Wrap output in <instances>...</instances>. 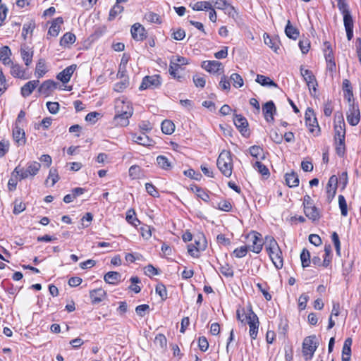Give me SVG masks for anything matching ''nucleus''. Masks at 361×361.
I'll return each instance as SVG.
<instances>
[{
  "label": "nucleus",
  "mask_w": 361,
  "mask_h": 361,
  "mask_svg": "<svg viewBox=\"0 0 361 361\" xmlns=\"http://www.w3.org/2000/svg\"><path fill=\"white\" fill-rule=\"evenodd\" d=\"M115 112L114 122L116 125L123 127L129 124V118L133 114V109L130 102L124 98H118L115 101Z\"/></svg>",
  "instance_id": "nucleus-1"
},
{
  "label": "nucleus",
  "mask_w": 361,
  "mask_h": 361,
  "mask_svg": "<svg viewBox=\"0 0 361 361\" xmlns=\"http://www.w3.org/2000/svg\"><path fill=\"white\" fill-rule=\"evenodd\" d=\"M40 168V163L35 161H29L25 169L20 168L19 166H16L12 174L16 173L19 176L20 180L33 178L39 173Z\"/></svg>",
  "instance_id": "nucleus-2"
},
{
  "label": "nucleus",
  "mask_w": 361,
  "mask_h": 361,
  "mask_svg": "<svg viewBox=\"0 0 361 361\" xmlns=\"http://www.w3.org/2000/svg\"><path fill=\"white\" fill-rule=\"evenodd\" d=\"M217 166L220 171L226 177H230L232 174L233 161L231 154L229 151L223 150L216 161Z\"/></svg>",
  "instance_id": "nucleus-3"
},
{
  "label": "nucleus",
  "mask_w": 361,
  "mask_h": 361,
  "mask_svg": "<svg viewBox=\"0 0 361 361\" xmlns=\"http://www.w3.org/2000/svg\"><path fill=\"white\" fill-rule=\"evenodd\" d=\"M319 345V342L315 335L307 336L302 342V354L306 360L311 359Z\"/></svg>",
  "instance_id": "nucleus-4"
},
{
  "label": "nucleus",
  "mask_w": 361,
  "mask_h": 361,
  "mask_svg": "<svg viewBox=\"0 0 361 361\" xmlns=\"http://www.w3.org/2000/svg\"><path fill=\"white\" fill-rule=\"evenodd\" d=\"M161 84L159 75H147L143 78L142 83L139 87L140 90L147 89H155Z\"/></svg>",
  "instance_id": "nucleus-5"
},
{
  "label": "nucleus",
  "mask_w": 361,
  "mask_h": 361,
  "mask_svg": "<svg viewBox=\"0 0 361 361\" xmlns=\"http://www.w3.org/2000/svg\"><path fill=\"white\" fill-rule=\"evenodd\" d=\"M347 121L352 126H355L358 124L360 120V112L357 104L353 102L348 108L346 114Z\"/></svg>",
  "instance_id": "nucleus-6"
},
{
  "label": "nucleus",
  "mask_w": 361,
  "mask_h": 361,
  "mask_svg": "<svg viewBox=\"0 0 361 361\" xmlns=\"http://www.w3.org/2000/svg\"><path fill=\"white\" fill-rule=\"evenodd\" d=\"M246 319L250 326V336L252 339H256L258 334L259 328V319L257 314L252 310H250V312L246 315Z\"/></svg>",
  "instance_id": "nucleus-7"
},
{
  "label": "nucleus",
  "mask_w": 361,
  "mask_h": 361,
  "mask_svg": "<svg viewBox=\"0 0 361 361\" xmlns=\"http://www.w3.org/2000/svg\"><path fill=\"white\" fill-rule=\"evenodd\" d=\"M260 237L261 235L257 232H252L247 236V238L252 241L250 249L255 253H259L262 249L263 243Z\"/></svg>",
  "instance_id": "nucleus-8"
},
{
  "label": "nucleus",
  "mask_w": 361,
  "mask_h": 361,
  "mask_svg": "<svg viewBox=\"0 0 361 361\" xmlns=\"http://www.w3.org/2000/svg\"><path fill=\"white\" fill-rule=\"evenodd\" d=\"M58 83L51 80L43 82L38 88L39 94L44 97H49L57 88Z\"/></svg>",
  "instance_id": "nucleus-9"
},
{
  "label": "nucleus",
  "mask_w": 361,
  "mask_h": 361,
  "mask_svg": "<svg viewBox=\"0 0 361 361\" xmlns=\"http://www.w3.org/2000/svg\"><path fill=\"white\" fill-rule=\"evenodd\" d=\"M130 32L132 37L136 41L144 40L147 37V34L145 28L138 23L132 25Z\"/></svg>",
  "instance_id": "nucleus-10"
},
{
  "label": "nucleus",
  "mask_w": 361,
  "mask_h": 361,
  "mask_svg": "<svg viewBox=\"0 0 361 361\" xmlns=\"http://www.w3.org/2000/svg\"><path fill=\"white\" fill-rule=\"evenodd\" d=\"M233 123L243 136L249 135L247 129L248 123L244 116L238 114L235 115L233 118Z\"/></svg>",
  "instance_id": "nucleus-11"
},
{
  "label": "nucleus",
  "mask_w": 361,
  "mask_h": 361,
  "mask_svg": "<svg viewBox=\"0 0 361 361\" xmlns=\"http://www.w3.org/2000/svg\"><path fill=\"white\" fill-rule=\"evenodd\" d=\"M300 73L304 80L307 82V85L310 90L312 87L314 91H316V86L317 85V80L312 72L308 69H304L302 66L300 67Z\"/></svg>",
  "instance_id": "nucleus-12"
},
{
  "label": "nucleus",
  "mask_w": 361,
  "mask_h": 361,
  "mask_svg": "<svg viewBox=\"0 0 361 361\" xmlns=\"http://www.w3.org/2000/svg\"><path fill=\"white\" fill-rule=\"evenodd\" d=\"M276 109L273 101H269L266 102L262 106V112L264 118L267 122H273L274 114L276 112Z\"/></svg>",
  "instance_id": "nucleus-13"
},
{
  "label": "nucleus",
  "mask_w": 361,
  "mask_h": 361,
  "mask_svg": "<svg viewBox=\"0 0 361 361\" xmlns=\"http://www.w3.org/2000/svg\"><path fill=\"white\" fill-rule=\"evenodd\" d=\"M335 141L345 140V122L343 116H341L338 121L335 122Z\"/></svg>",
  "instance_id": "nucleus-14"
},
{
  "label": "nucleus",
  "mask_w": 361,
  "mask_h": 361,
  "mask_svg": "<svg viewBox=\"0 0 361 361\" xmlns=\"http://www.w3.org/2000/svg\"><path fill=\"white\" fill-rule=\"evenodd\" d=\"M12 134L13 140L18 146L24 145L25 144V133L20 126H15L13 129Z\"/></svg>",
  "instance_id": "nucleus-15"
},
{
  "label": "nucleus",
  "mask_w": 361,
  "mask_h": 361,
  "mask_svg": "<svg viewBox=\"0 0 361 361\" xmlns=\"http://www.w3.org/2000/svg\"><path fill=\"white\" fill-rule=\"evenodd\" d=\"M76 68L77 66L75 64H73L71 66L66 67L57 75L56 78L61 81L63 83H67L70 81L71 78L74 71H75Z\"/></svg>",
  "instance_id": "nucleus-16"
},
{
  "label": "nucleus",
  "mask_w": 361,
  "mask_h": 361,
  "mask_svg": "<svg viewBox=\"0 0 361 361\" xmlns=\"http://www.w3.org/2000/svg\"><path fill=\"white\" fill-rule=\"evenodd\" d=\"M202 68L211 73H216L223 68L222 63L218 61H204L202 63Z\"/></svg>",
  "instance_id": "nucleus-17"
},
{
  "label": "nucleus",
  "mask_w": 361,
  "mask_h": 361,
  "mask_svg": "<svg viewBox=\"0 0 361 361\" xmlns=\"http://www.w3.org/2000/svg\"><path fill=\"white\" fill-rule=\"evenodd\" d=\"M181 66L180 63H178L175 61V57L172 56L170 61V65L169 68V72L170 75L174 78L178 80V81H181L183 76L178 74L179 71L181 70Z\"/></svg>",
  "instance_id": "nucleus-18"
},
{
  "label": "nucleus",
  "mask_w": 361,
  "mask_h": 361,
  "mask_svg": "<svg viewBox=\"0 0 361 361\" xmlns=\"http://www.w3.org/2000/svg\"><path fill=\"white\" fill-rule=\"evenodd\" d=\"M268 254L275 267L277 269H281L283 267V262L281 249L279 248L277 250L268 252Z\"/></svg>",
  "instance_id": "nucleus-19"
},
{
  "label": "nucleus",
  "mask_w": 361,
  "mask_h": 361,
  "mask_svg": "<svg viewBox=\"0 0 361 361\" xmlns=\"http://www.w3.org/2000/svg\"><path fill=\"white\" fill-rule=\"evenodd\" d=\"M106 296V292L102 288H97L90 291V297L93 305L101 302Z\"/></svg>",
  "instance_id": "nucleus-20"
},
{
  "label": "nucleus",
  "mask_w": 361,
  "mask_h": 361,
  "mask_svg": "<svg viewBox=\"0 0 361 361\" xmlns=\"http://www.w3.org/2000/svg\"><path fill=\"white\" fill-rule=\"evenodd\" d=\"M39 81L38 80H30L25 83L21 87V94L23 97L30 96L33 90L38 86Z\"/></svg>",
  "instance_id": "nucleus-21"
},
{
  "label": "nucleus",
  "mask_w": 361,
  "mask_h": 361,
  "mask_svg": "<svg viewBox=\"0 0 361 361\" xmlns=\"http://www.w3.org/2000/svg\"><path fill=\"white\" fill-rule=\"evenodd\" d=\"M305 216L312 221H319L321 215L320 212L314 205L304 209Z\"/></svg>",
  "instance_id": "nucleus-22"
},
{
  "label": "nucleus",
  "mask_w": 361,
  "mask_h": 361,
  "mask_svg": "<svg viewBox=\"0 0 361 361\" xmlns=\"http://www.w3.org/2000/svg\"><path fill=\"white\" fill-rule=\"evenodd\" d=\"M352 343L353 340L351 338H348L345 340L342 349V361H350Z\"/></svg>",
  "instance_id": "nucleus-23"
},
{
  "label": "nucleus",
  "mask_w": 361,
  "mask_h": 361,
  "mask_svg": "<svg viewBox=\"0 0 361 361\" xmlns=\"http://www.w3.org/2000/svg\"><path fill=\"white\" fill-rule=\"evenodd\" d=\"M63 20L61 17L56 18L51 23L50 26L48 34L53 37L58 36L60 32V26L63 24Z\"/></svg>",
  "instance_id": "nucleus-24"
},
{
  "label": "nucleus",
  "mask_w": 361,
  "mask_h": 361,
  "mask_svg": "<svg viewBox=\"0 0 361 361\" xmlns=\"http://www.w3.org/2000/svg\"><path fill=\"white\" fill-rule=\"evenodd\" d=\"M132 140L133 142L143 146H149L152 142V140L145 133H142L139 135L133 134L132 135Z\"/></svg>",
  "instance_id": "nucleus-25"
},
{
  "label": "nucleus",
  "mask_w": 361,
  "mask_h": 361,
  "mask_svg": "<svg viewBox=\"0 0 361 361\" xmlns=\"http://www.w3.org/2000/svg\"><path fill=\"white\" fill-rule=\"evenodd\" d=\"M255 81L264 87H278V85L274 82L269 77L263 75H257Z\"/></svg>",
  "instance_id": "nucleus-26"
},
{
  "label": "nucleus",
  "mask_w": 361,
  "mask_h": 361,
  "mask_svg": "<svg viewBox=\"0 0 361 361\" xmlns=\"http://www.w3.org/2000/svg\"><path fill=\"white\" fill-rule=\"evenodd\" d=\"M285 180L287 185L290 188L297 187L299 185V178L298 174L292 171L285 175Z\"/></svg>",
  "instance_id": "nucleus-27"
},
{
  "label": "nucleus",
  "mask_w": 361,
  "mask_h": 361,
  "mask_svg": "<svg viewBox=\"0 0 361 361\" xmlns=\"http://www.w3.org/2000/svg\"><path fill=\"white\" fill-rule=\"evenodd\" d=\"M305 123L307 126L311 127L319 126L317 118L315 117L314 111L312 109L310 108L307 109L305 115Z\"/></svg>",
  "instance_id": "nucleus-28"
},
{
  "label": "nucleus",
  "mask_w": 361,
  "mask_h": 361,
  "mask_svg": "<svg viewBox=\"0 0 361 361\" xmlns=\"http://www.w3.org/2000/svg\"><path fill=\"white\" fill-rule=\"evenodd\" d=\"M121 278V274L117 271H109L104 276L106 283L113 285L116 284Z\"/></svg>",
  "instance_id": "nucleus-29"
},
{
  "label": "nucleus",
  "mask_w": 361,
  "mask_h": 361,
  "mask_svg": "<svg viewBox=\"0 0 361 361\" xmlns=\"http://www.w3.org/2000/svg\"><path fill=\"white\" fill-rule=\"evenodd\" d=\"M285 33L288 38L293 39H296L299 36V30L291 25L290 20L287 22Z\"/></svg>",
  "instance_id": "nucleus-30"
},
{
  "label": "nucleus",
  "mask_w": 361,
  "mask_h": 361,
  "mask_svg": "<svg viewBox=\"0 0 361 361\" xmlns=\"http://www.w3.org/2000/svg\"><path fill=\"white\" fill-rule=\"evenodd\" d=\"M47 72V66H46V62L45 60L43 59H40L35 68V75L40 78L43 77L45 73Z\"/></svg>",
  "instance_id": "nucleus-31"
},
{
  "label": "nucleus",
  "mask_w": 361,
  "mask_h": 361,
  "mask_svg": "<svg viewBox=\"0 0 361 361\" xmlns=\"http://www.w3.org/2000/svg\"><path fill=\"white\" fill-rule=\"evenodd\" d=\"M20 54L23 60L25 62V64L27 66H30L32 61L33 51H31L28 47L21 48Z\"/></svg>",
  "instance_id": "nucleus-32"
},
{
  "label": "nucleus",
  "mask_w": 361,
  "mask_h": 361,
  "mask_svg": "<svg viewBox=\"0 0 361 361\" xmlns=\"http://www.w3.org/2000/svg\"><path fill=\"white\" fill-rule=\"evenodd\" d=\"M264 42L265 44L269 46L275 52H277L279 47V40L276 38H271L268 34H264Z\"/></svg>",
  "instance_id": "nucleus-33"
},
{
  "label": "nucleus",
  "mask_w": 361,
  "mask_h": 361,
  "mask_svg": "<svg viewBox=\"0 0 361 361\" xmlns=\"http://www.w3.org/2000/svg\"><path fill=\"white\" fill-rule=\"evenodd\" d=\"M161 131L166 135H171L175 130V125L170 120H164L161 123Z\"/></svg>",
  "instance_id": "nucleus-34"
},
{
  "label": "nucleus",
  "mask_w": 361,
  "mask_h": 361,
  "mask_svg": "<svg viewBox=\"0 0 361 361\" xmlns=\"http://www.w3.org/2000/svg\"><path fill=\"white\" fill-rule=\"evenodd\" d=\"M75 35L71 32H66L63 35L60 40L61 46H68L73 44L75 42Z\"/></svg>",
  "instance_id": "nucleus-35"
},
{
  "label": "nucleus",
  "mask_w": 361,
  "mask_h": 361,
  "mask_svg": "<svg viewBox=\"0 0 361 361\" xmlns=\"http://www.w3.org/2000/svg\"><path fill=\"white\" fill-rule=\"evenodd\" d=\"M11 74L15 78H25L24 77L25 71L22 69L19 64L12 63V66H11Z\"/></svg>",
  "instance_id": "nucleus-36"
},
{
  "label": "nucleus",
  "mask_w": 361,
  "mask_h": 361,
  "mask_svg": "<svg viewBox=\"0 0 361 361\" xmlns=\"http://www.w3.org/2000/svg\"><path fill=\"white\" fill-rule=\"evenodd\" d=\"M157 164L162 169L169 170L171 169V164L169 161L168 158L164 155H159L157 157Z\"/></svg>",
  "instance_id": "nucleus-37"
},
{
  "label": "nucleus",
  "mask_w": 361,
  "mask_h": 361,
  "mask_svg": "<svg viewBox=\"0 0 361 361\" xmlns=\"http://www.w3.org/2000/svg\"><path fill=\"white\" fill-rule=\"evenodd\" d=\"M266 250L267 252H270L271 251L277 250L279 247L277 242L275 240V239L271 236H267L266 237Z\"/></svg>",
  "instance_id": "nucleus-38"
},
{
  "label": "nucleus",
  "mask_w": 361,
  "mask_h": 361,
  "mask_svg": "<svg viewBox=\"0 0 361 361\" xmlns=\"http://www.w3.org/2000/svg\"><path fill=\"white\" fill-rule=\"evenodd\" d=\"M192 190H193V192H195V194L199 198L202 199L203 201L206 202H209V196L207 191L197 185H195L193 188H192Z\"/></svg>",
  "instance_id": "nucleus-39"
},
{
  "label": "nucleus",
  "mask_w": 361,
  "mask_h": 361,
  "mask_svg": "<svg viewBox=\"0 0 361 361\" xmlns=\"http://www.w3.org/2000/svg\"><path fill=\"white\" fill-rule=\"evenodd\" d=\"M300 260L302 263V267L303 268H306L310 266V264L311 262L310 259V252L304 248L300 253Z\"/></svg>",
  "instance_id": "nucleus-40"
},
{
  "label": "nucleus",
  "mask_w": 361,
  "mask_h": 361,
  "mask_svg": "<svg viewBox=\"0 0 361 361\" xmlns=\"http://www.w3.org/2000/svg\"><path fill=\"white\" fill-rule=\"evenodd\" d=\"M324 55L326 61L334 59L331 45L326 41L324 42Z\"/></svg>",
  "instance_id": "nucleus-41"
},
{
  "label": "nucleus",
  "mask_w": 361,
  "mask_h": 361,
  "mask_svg": "<svg viewBox=\"0 0 361 361\" xmlns=\"http://www.w3.org/2000/svg\"><path fill=\"white\" fill-rule=\"evenodd\" d=\"M129 85V80L128 78H125L124 79H121V81L116 82L114 85V90L116 92H121L125 89H126Z\"/></svg>",
  "instance_id": "nucleus-42"
},
{
  "label": "nucleus",
  "mask_w": 361,
  "mask_h": 361,
  "mask_svg": "<svg viewBox=\"0 0 361 361\" xmlns=\"http://www.w3.org/2000/svg\"><path fill=\"white\" fill-rule=\"evenodd\" d=\"M126 219V221L133 226H137V223H138V224H140V221L135 216V212L134 209H129L127 212Z\"/></svg>",
  "instance_id": "nucleus-43"
},
{
  "label": "nucleus",
  "mask_w": 361,
  "mask_h": 361,
  "mask_svg": "<svg viewBox=\"0 0 361 361\" xmlns=\"http://www.w3.org/2000/svg\"><path fill=\"white\" fill-rule=\"evenodd\" d=\"M123 11V7L120 6L119 4L116 3L113 8L110 10L109 20H113L118 14L121 13Z\"/></svg>",
  "instance_id": "nucleus-44"
},
{
  "label": "nucleus",
  "mask_w": 361,
  "mask_h": 361,
  "mask_svg": "<svg viewBox=\"0 0 361 361\" xmlns=\"http://www.w3.org/2000/svg\"><path fill=\"white\" fill-rule=\"evenodd\" d=\"M195 11H204L212 8V4L209 1H198L192 6Z\"/></svg>",
  "instance_id": "nucleus-45"
},
{
  "label": "nucleus",
  "mask_w": 361,
  "mask_h": 361,
  "mask_svg": "<svg viewBox=\"0 0 361 361\" xmlns=\"http://www.w3.org/2000/svg\"><path fill=\"white\" fill-rule=\"evenodd\" d=\"M249 151H250V154L253 157H255L257 159L259 157H261V155H262V157L261 158L262 159L264 158L263 149L259 146H257V145L251 146L249 149Z\"/></svg>",
  "instance_id": "nucleus-46"
},
{
  "label": "nucleus",
  "mask_w": 361,
  "mask_h": 361,
  "mask_svg": "<svg viewBox=\"0 0 361 361\" xmlns=\"http://www.w3.org/2000/svg\"><path fill=\"white\" fill-rule=\"evenodd\" d=\"M219 271L224 276L226 277H233L234 274L233 269L227 263H225L224 264H221Z\"/></svg>",
  "instance_id": "nucleus-47"
},
{
  "label": "nucleus",
  "mask_w": 361,
  "mask_h": 361,
  "mask_svg": "<svg viewBox=\"0 0 361 361\" xmlns=\"http://www.w3.org/2000/svg\"><path fill=\"white\" fill-rule=\"evenodd\" d=\"M142 174V170L140 166L137 165L131 166L129 169V176L133 179L140 178Z\"/></svg>",
  "instance_id": "nucleus-48"
},
{
  "label": "nucleus",
  "mask_w": 361,
  "mask_h": 361,
  "mask_svg": "<svg viewBox=\"0 0 361 361\" xmlns=\"http://www.w3.org/2000/svg\"><path fill=\"white\" fill-rule=\"evenodd\" d=\"M338 204L341 209V215L343 216H346L348 214V206L346 200L344 196L342 195H340L338 196Z\"/></svg>",
  "instance_id": "nucleus-49"
},
{
  "label": "nucleus",
  "mask_w": 361,
  "mask_h": 361,
  "mask_svg": "<svg viewBox=\"0 0 361 361\" xmlns=\"http://www.w3.org/2000/svg\"><path fill=\"white\" fill-rule=\"evenodd\" d=\"M298 45L302 53L305 54L309 51L310 48V42L307 38H304L300 39Z\"/></svg>",
  "instance_id": "nucleus-50"
},
{
  "label": "nucleus",
  "mask_w": 361,
  "mask_h": 361,
  "mask_svg": "<svg viewBox=\"0 0 361 361\" xmlns=\"http://www.w3.org/2000/svg\"><path fill=\"white\" fill-rule=\"evenodd\" d=\"M156 293H157L164 300L167 298V290L163 283H158L155 288Z\"/></svg>",
  "instance_id": "nucleus-51"
},
{
  "label": "nucleus",
  "mask_w": 361,
  "mask_h": 361,
  "mask_svg": "<svg viewBox=\"0 0 361 361\" xmlns=\"http://www.w3.org/2000/svg\"><path fill=\"white\" fill-rule=\"evenodd\" d=\"M230 79L233 82V86L235 87H241L243 85V79L238 73H233Z\"/></svg>",
  "instance_id": "nucleus-52"
},
{
  "label": "nucleus",
  "mask_w": 361,
  "mask_h": 361,
  "mask_svg": "<svg viewBox=\"0 0 361 361\" xmlns=\"http://www.w3.org/2000/svg\"><path fill=\"white\" fill-rule=\"evenodd\" d=\"M154 343L162 349L165 348L167 344L166 336L161 334L157 335L154 339Z\"/></svg>",
  "instance_id": "nucleus-53"
},
{
  "label": "nucleus",
  "mask_w": 361,
  "mask_h": 361,
  "mask_svg": "<svg viewBox=\"0 0 361 361\" xmlns=\"http://www.w3.org/2000/svg\"><path fill=\"white\" fill-rule=\"evenodd\" d=\"M130 281L133 284L130 286L128 288L132 291L135 292V293H140L141 288L139 286L137 285L140 282V279L137 276H133L130 278Z\"/></svg>",
  "instance_id": "nucleus-54"
},
{
  "label": "nucleus",
  "mask_w": 361,
  "mask_h": 361,
  "mask_svg": "<svg viewBox=\"0 0 361 361\" xmlns=\"http://www.w3.org/2000/svg\"><path fill=\"white\" fill-rule=\"evenodd\" d=\"M49 179L51 180V185L53 186L56 182L59 180V176L58 173V171L56 169L51 168L49 170V176L47 179L46 180V182H47Z\"/></svg>",
  "instance_id": "nucleus-55"
},
{
  "label": "nucleus",
  "mask_w": 361,
  "mask_h": 361,
  "mask_svg": "<svg viewBox=\"0 0 361 361\" xmlns=\"http://www.w3.org/2000/svg\"><path fill=\"white\" fill-rule=\"evenodd\" d=\"M145 19L152 23H161L159 16L152 12L146 13L145 15Z\"/></svg>",
  "instance_id": "nucleus-56"
},
{
  "label": "nucleus",
  "mask_w": 361,
  "mask_h": 361,
  "mask_svg": "<svg viewBox=\"0 0 361 361\" xmlns=\"http://www.w3.org/2000/svg\"><path fill=\"white\" fill-rule=\"evenodd\" d=\"M336 145V154L341 157H343L345 152V140H338Z\"/></svg>",
  "instance_id": "nucleus-57"
},
{
  "label": "nucleus",
  "mask_w": 361,
  "mask_h": 361,
  "mask_svg": "<svg viewBox=\"0 0 361 361\" xmlns=\"http://www.w3.org/2000/svg\"><path fill=\"white\" fill-rule=\"evenodd\" d=\"M46 105L51 114H56L59 111L60 105L56 102H47Z\"/></svg>",
  "instance_id": "nucleus-58"
},
{
  "label": "nucleus",
  "mask_w": 361,
  "mask_h": 361,
  "mask_svg": "<svg viewBox=\"0 0 361 361\" xmlns=\"http://www.w3.org/2000/svg\"><path fill=\"white\" fill-rule=\"evenodd\" d=\"M254 167L257 169V171L262 175V176H269V171L267 169V167L262 164L259 161H256Z\"/></svg>",
  "instance_id": "nucleus-59"
},
{
  "label": "nucleus",
  "mask_w": 361,
  "mask_h": 361,
  "mask_svg": "<svg viewBox=\"0 0 361 361\" xmlns=\"http://www.w3.org/2000/svg\"><path fill=\"white\" fill-rule=\"evenodd\" d=\"M331 239L334 244L336 254L340 256L341 255V243L339 240L338 235L336 232H334L331 235Z\"/></svg>",
  "instance_id": "nucleus-60"
},
{
  "label": "nucleus",
  "mask_w": 361,
  "mask_h": 361,
  "mask_svg": "<svg viewBox=\"0 0 361 361\" xmlns=\"http://www.w3.org/2000/svg\"><path fill=\"white\" fill-rule=\"evenodd\" d=\"M216 208L221 211L229 212L231 211L232 206L230 201L224 200L218 203Z\"/></svg>",
  "instance_id": "nucleus-61"
},
{
  "label": "nucleus",
  "mask_w": 361,
  "mask_h": 361,
  "mask_svg": "<svg viewBox=\"0 0 361 361\" xmlns=\"http://www.w3.org/2000/svg\"><path fill=\"white\" fill-rule=\"evenodd\" d=\"M343 16L345 29L353 28V20L350 13H345Z\"/></svg>",
  "instance_id": "nucleus-62"
},
{
  "label": "nucleus",
  "mask_w": 361,
  "mask_h": 361,
  "mask_svg": "<svg viewBox=\"0 0 361 361\" xmlns=\"http://www.w3.org/2000/svg\"><path fill=\"white\" fill-rule=\"evenodd\" d=\"M25 204L23 202L16 200L14 202L13 214H19L20 213L23 212L25 209Z\"/></svg>",
  "instance_id": "nucleus-63"
},
{
  "label": "nucleus",
  "mask_w": 361,
  "mask_h": 361,
  "mask_svg": "<svg viewBox=\"0 0 361 361\" xmlns=\"http://www.w3.org/2000/svg\"><path fill=\"white\" fill-rule=\"evenodd\" d=\"M145 274L147 276L152 277L153 276L159 274V271L154 266H152V264H149L145 267Z\"/></svg>",
  "instance_id": "nucleus-64"
}]
</instances>
